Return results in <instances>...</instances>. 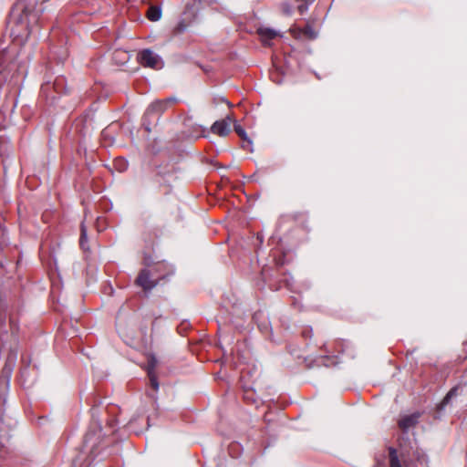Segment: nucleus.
Wrapping results in <instances>:
<instances>
[{"mask_svg": "<svg viewBox=\"0 0 467 467\" xmlns=\"http://www.w3.org/2000/svg\"><path fill=\"white\" fill-rule=\"evenodd\" d=\"M138 61L141 66L154 69L161 68L162 66L160 57L150 49L141 50L138 54Z\"/></svg>", "mask_w": 467, "mask_h": 467, "instance_id": "1", "label": "nucleus"}, {"mask_svg": "<svg viewBox=\"0 0 467 467\" xmlns=\"http://www.w3.org/2000/svg\"><path fill=\"white\" fill-rule=\"evenodd\" d=\"M235 122L233 115H227L225 119L216 120L211 127V132L220 137L227 136L231 131V125Z\"/></svg>", "mask_w": 467, "mask_h": 467, "instance_id": "2", "label": "nucleus"}, {"mask_svg": "<svg viewBox=\"0 0 467 467\" xmlns=\"http://www.w3.org/2000/svg\"><path fill=\"white\" fill-rule=\"evenodd\" d=\"M176 102L175 99L170 98L166 99H160L152 102L145 112V118H149L154 115H161L168 108L172 106Z\"/></svg>", "mask_w": 467, "mask_h": 467, "instance_id": "3", "label": "nucleus"}, {"mask_svg": "<svg viewBox=\"0 0 467 467\" xmlns=\"http://www.w3.org/2000/svg\"><path fill=\"white\" fill-rule=\"evenodd\" d=\"M257 34L265 46H271L273 40L282 36L278 32L267 27L259 28Z\"/></svg>", "mask_w": 467, "mask_h": 467, "instance_id": "4", "label": "nucleus"}, {"mask_svg": "<svg viewBox=\"0 0 467 467\" xmlns=\"http://www.w3.org/2000/svg\"><path fill=\"white\" fill-rule=\"evenodd\" d=\"M420 416V413L417 412L401 417L398 422L400 429L405 431L410 428L414 427L417 424Z\"/></svg>", "mask_w": 467, "mask_h": 467, "instance_id": "5", "label": "nucleus"}, {"mask_svg": "<svg viewBox=\"0 0 467 467\" xmlns=\"http://www.w3.org/2000/svg\"><path fill=\"white\" fill-rule=\"evenodd\" d=\"M136 284L141 286L145 291L151 289L155 285V282L150 280V274L147 270L140 271L136 279Z\"/></svg>", "mask_w": 467, "mask_h": 467, "instance_id": "6", "label": "nucleus"}, {"mask_svg": "<svg viewBox=\"0 0 467 467\" xmlns=\"http://www.w3.org/2000/svg\"><path fill=\"white\" fill-rule=\"evenodd\" d=\"M290 32L293 35V36L296 38L305 37V38L312 39L316 36L315 32L308 26H305L304 28H299V27H296V26L292 27L290 29Z\"/></svg>", "mask_w": 467, "mask_h": 467, "instance_id": "7", "label": "nucleus"}, {"mask_svg": "<svg viewBox=\"0 0 467 467\" xmlns=\"http://www.w3.org/2000/svg\"><path fill=\"white\" fill-rule=\"evenodd\" d=\"M234 130L238 134V136L243 140V148L250 150L252 142L247 138L244 130L240 125L234 124Z\"/></svg>", "mask_w": 467, "mask_h": 467, "instance_id": "8", "label": "nucleus"}, {"mask_svg": "<svg viewBox=\"0 0 467 467\" xmlns=\"http://www.w3.org/2000/svg\"><path fill=\"white\" fill-rule=\"evenodd\" d=\"M146 16L150 21H158L161 16V8L157 5H150L148 8Z\"/></svg>", "mask_w": 467, "mask_h": 467, "instance_id": "9", "label": "nucleus"}, {"mask_svg": "<svg viewBox=\"0 0 467 467\" xmlns=\"http://www.w3.org/2000/svg\"><path fill=\"white\" fill-rule=\"evenodd\" d=\"M152 367H154V365H152ZM148 376H149V379H150V382L151 388L154 390H158V389H159V382H158V379H157V376H156L155 371H154V368H150L148 370Z\"/></svg>", "mask_w": 467, "mask_h": 467, "instance_id": "10", "label": "nucleus"}, {"mask_svg": "<svg viewBox=\"0 0 467 467\" xmlns=\"http://www.w3.org/2000/svg\"><path fill=\"white\" fill-rule=\"evenodd\" d=\"M389 462H390L389 467H401L399 458H398L397 451L393 448H389Z\"/></svg>", "mask_w": 467, "mask_h": 467, "instance_id": "11", "label": "nucleus"}, {"mask_svg": "<svg viewBox=\"0 0 467 467\" xmlns=\"http://www.w3.org/2000/svg\"><path fill=\"white\" fill-rule=\"evenodd\" d=\"M114 166L118 168L119 171H123L127 167V161L124 159H116L114 161Z\"/></svg>", "mask_w": 467, "mask_h": 467, "instance_id": "12", "label": "nucleus"}, {"mask_svg": "<svg viewBox=\"0 0 467 467\" xmlns=\"http://www.w3.org/2000/svg\"><path fill=\"white\" fill-rule=\"evenodd\" d=\"M80 245L84 248V244L87 242V232L84 225H81V235H80Z\"/></svg>", "mask_w": 467, "mask_h": 467, "instance_id": "13", "label": "nucleus"}, {"mask_svg": "<svg viewBox=\"0 0 467 467\" xmlns=\"http://www.w3.org/2000/svg\"><path fill=\"white\" fill-rule=\"evenodd\" d=\"M453 394H454V390L452 389V390H451V391L447 394V396L445 397V399H444V402H446V401H447V400H449V399H450Z\"/></svg>", "mask_w": 467, "mask_h": 467, "instance_id": "14", "label": "nucleus"}, {"mask_svg": "<svg viewBox=\"0 0 467 467\" xmlns=\"http://www.w3.org/2000/svg\"><path fill=\"white\" fill-rule=\"evenodd\" d=\"M220 101L222 102H225L230 108L233 107L232 103H230L227 99H225L224 98H221L220 99Z\"/></svg>", "mask_w": 467, "mask_h": 467, "instance_id": "15", "label": "nucleus"}]
</instances>
